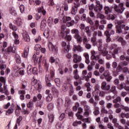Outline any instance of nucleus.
<instances>
[{
    "label": "nucleus",
    "mask_w": 129,
    "mask_h": 129,
    "mask_svg": "<svg viewBox=\"0 0 129 129\" xmlns=\"http://www.w3.org/2000/svg\"><path fill=\"white\" fill-rule=\"evenodd\" d=\"M109 54L107 53L106 54V58L107 60H110L111 57L115 58V55L118 54L119 52L121 51V47H117V44L113 43L108 47Z\"/></svg>",
    "instance_id": "obj_1"
},
{
    "label": "nucleus",
    "mask_w": 129,
    "mask_h": 129,
    "mask_svg": "<svg viewBox=\"0 0 129 129\" xmlns=\"http://www.w3.org/2000/svg\"><path fill=\"white\" fill-rule=\"evenodd\" d=\"M118 26L116 27L117 34H123L125 35L127 34L126 31H128L129 27L128 26H125L123 24V21L122 20H119L117 22Z\"/></svg>",
    "instance_id": "obj_2"
},
{
    "label": "nucleus",
    "mask_w": 129,
    "mask_h": 129,
    "mask_svg": "<svg viewBox=\"0 0 129 129\" xmlns=\"http://www.w3.org/2000/svg\"><path fill=\"white\" fill-rule=\"evenodd\" d=\"M32 59L35 64H39L41 62H43L45 67L47 69L49 68V63L46 61V59H45V57H43V55H40L39 57L38 54H34L32 56Z\"/></svg>",
    "instance_id": "obj_3"
},
{
    "label": "nucleus",
    "mask_w": 129,
    "mask_h": 129,
    "mask_svg": "<svg viewBox=\"0 0 129 129\" xmlns=\"http://www.w3.org/2000/svg\"><path fill=\"white\" fill-rule=\"evenodd\" d=\"M111 8L114 9L115 12H116L118 14H122V12H124V10H125V8L123 7V3H119L118 6L116 4H113L111 6Z\"/></svg>",
    "instance_id": "obj_4"
},
{
    "label": "nucleus",
    "mask_w": 129,
    "mask_h": 129,
    "mask_svg": "<svg viewBox=\"0 0 129 129\" xmlns=\"http://www.w3.org/2000/svg\"><path fill=\"white\" fill-rule=\"evenodd\" d=\"M68 87H70V95H72L73 94V93L74 91H73V86L71 84H63L62 87V91H64V92H66L67 90H68Z\"/></svg>",
    "instance_id": "obj_5"
},
{
    "label": "nucleus",
    "mask_w": 129,
    "mask_h": 129,
    "mask_svg": "<svg viewBox=\"0 0 129 129\" xmlns=\"http://www.w3.org/2000/svg\"><path fill=\"white\" fill-rule=\"evenodd\" d=\"M16 50H17V46H15L14 44H11L10 46L6 49L5 56L7 54L10 55L11 53H15Z\"/></svg>",
    "instance_id": "obj_6"
},
{
    "label": "nucleus",
    "mask_w": 129,
    "mask_h": 129,
    "mask_svg": "<svg viewBox=\"0 0 129 129\" xmlns=\"http://www.w3.org/2000/svg\"><path fill=\"white\" fill-rule=\"evenodd\" d=\"M32 85L34 86L35 88L40 90V89H42V84L40 82V81H38L36 79H33L31 82Z\"/></svg>",
    "instance_id": "obj_7"
},
{
    "label": "nucleus",
    "mask_w": 129,
    "mask_h": 129,
    "mask_svg": "<svg viewBox=\"0 0 129 129\" xmlns=\"http://www.w3.org/2000/svg\"><path fill=\"white\" fill-rule=\"evenodd\" d=\"M91 59L92 60H97V59H99V57H101V55L100 54H98V51H95V50H91Z\"/></svg>",
    "instance_id": "obj_8"
},
{
    "label": "nucleus",
    "mask_w": 129,
    "mask_h": 129,
    "mask_svg": "<svg viewBox=\"0 0 129 129\" xmlns=\"http://www.w3.org/2000/svg\"><path fill=\"white\" fill-rule=\"evenodd\" d=\"M48 48L49 51H50L51 52H54V53H57V52H58V47H57L56 46H54L52 42H49Z\"/></svg>",
    "instance_id": "obj_9"
},
{
    "label": "nucleus",
    "mask_w": 129,
    "mask_h": 129,
    "mask_svg": "<svg viewBox=\"0 0 129 129\" xmlns=\"http://www.w3.org/2000/svg\"><path fill=\"white\" fill-rule=\"evenodd\" d=\"M92 93L94 96H98L99 94L100 93V86H99V85H95L94 91H93Z\"/></svg>",
    "instance_id": "obj_10"
},
{
    "label": "nucleus",
    "mask_w": 129,
    "mask_h": 129,
    "mask_svg": "<svg viewBox=\"0 0 129 129\" xmlns=\"http://www.w3.org/2000/svg\"><path fill=\"white\" fill-rule=\"evenodd\" d=\"M62 46L64 53H68L70 49V45L69 44V42H62Z\"/></svg>",
    "instance_id": "obj_11"
},
{
    "label": "nucleus",
    "mask_w": 129,
    "mask_h": 129,
    "mask_svg": "<svg viewBox=\"0 0 129 129\" xmlns=\"http://www.w3.org/2000/svg\"><path fill=\"white\" fill-rule=\"evenodd\" d=\"M114 107L115 108H119V107H121V108L123 110H124L126 112H128L129 111V107L127 106H124L123 105H120L117 103H115L114 105Z\"/></svg>",
    "instance_id": "obj_12"
},
{
    "label": "nucleus",
    "mask_w": 129,
    "mask_h": 129,
    "mask_svg": "<svg viewBox=\"0 0 129 129\" xmlns=\"http://www.w3.org/2000/svg\"><path fill=\"white\" fill-rule=\"evenodd\" d=\"M103 75L107 81H110L112 79V77L110 76L109 71L107 70L104 71Z\"/></svg>",
    "instance_id": "obj_13"
},
{
    "label": "nucleus",
    "mask_w": 129,
    "mask_h": 129,
    "mask_svg": "<svg viewBox=\"0 0 129 129\" xmlns=\"http://www.w3.org/2000/svg\"><path fill=\"white\" fill-rule=\"evenodd\" d=\"M54 71H52L50 74H46L45 76L46 82H50L52 80V78L54 77Z\"/></svg>",
    "instance_id": "obj_14"
},
{
    "label": "nucleus",
    "mask_w": 129,
    "mask_h": 129,
    "mask_svg": "<svg viewBox=\"0 0 129 129\" xmlns=\"http://www.w3.org/2000/svg\"><path fill=\"white\" fill-rule=\"evenodd\" d=\"M12 35L14 38V44H15V45H19V44H20V40H19V35H18V34H17V32H13Z\"/></svg>",
    "instance_id": "obj_15"
},
{
    "label": "nucleus",
    "mask_w": 129,
    "mask_h": 129,
    "mask_svg": "<svg viewBox=\"0 0 129 129\" xmlns=\"http://www.w3.org/2000/svg\"><path fill=\"white\" fill-rule=\"evenodd\" d=\"M73 51L74 52H76L77 51L78 52H83L84 51V49H83V47L81 46V45H74L73 48Z\"/></svg>",
    "instance_id": "obj_16"
},
{
    "label": "nucleus",
    "mask_w": 129,
    "mask_h": 129,
    "mask_svg": "<svg viewBox=\"0 0 129 129\" xmlns=\"http://www.w3.org/2000/svg\"><path fill=\"white\" fill-rule=\"evenodd\" d=\"M101 88L102 90L108 91L110 89V85H107L106 82L103 81L102 83Z\"/></svg>",
    "instance_id": "obj_17"
},
{
    "label": "nucleus",
    "mask_w": 129,
    "mask_h": 129,
    "mask_svg": "<svg viewBox=\"0 0 129 129\" xmlns=\"http://www.w3.org/2000/svg\"><path fill=\"white\" fill-rule=\"evenodd\" d=\"M80 5L75 4L74 6L72 8L71 13L72 15H76L78 8H79Z\"/></svg>",
    "instance_id": "obj_18"
},
{
    "label": "nucleus",
    "mask_w": 129,
    "mask_h": 129,
    "mask_svg": "<svg viewBox=\"0 0 129 129\" xmlns=\"http://www.w3.org/2000/svg\"><path fill=\"white\" fill-rule=\"evenodd\" d=\"M81 60H82L81 56L78 55L76 54H74L73 62L74 63H78V62H81Z\"/></svg>",
    "instance_id": "obj_19"
},
{
    "label": "nucleus",
    "mask_w": 129,
    "mask_h": 129,
    "mask_svg": "<svg viewBox=\"0 0 129 129\" xmlns=\"http://www.w3.org/2000/svg\"><path fill=\"white\" fill-rule=\"evenodd\" d=\"M68 34L67 31L65 30V29L62 28L59 33V36L63 38V39H65L66 37H67Z\"/></svg>",
    "instance_id": "obj_20"
},
{
    "label": "nucleus",
    "mask_w": 129,
    "mask_h": 129,
    "mask_svg": "<svg viewBox=\"0 0 129 129\" xmlns=\"http://www.w3.org/2000/svg\"><path fill=\"white\" fill-rule=\"evenodd\" d=\"M0 92L1 93H4L5 95H9V92L8 91L7 86H5L3 88H0Z\"/></svg>",
    "instance_id": "obj_21"
},
{
    "label": "nucleus",
    "mask_w": 129,
    "mask_h": 129,
    "mask_svg": "<svg viewBox=\"0 0 129 129\" xmlns=\"http://www.w3.org/2000/svg\"><path fill=\"white\" fill-rule=\"evenodd\" d=\"M14 24H16L17 26H22L23 25V20L20 18H18L17 19L14 21Z\"/></svg>",
    "instance_id": "obj_22"
},
{
    "label": "nucleus",
    "mask_w": 129,
    "mask_h": 129,
    "mask_svg": "<svg viewBox=\"0 0 129 129\" xmlns=\"http://www.w3.org/2000/svg\"><path fill=\"white\" fill-rule=\"evenodd\" d=\"M14 110H15V107L14 104H12V107L9 108V109L6 112V115H9V114H11L14 112Z\"/></svg>",
    "instance_id": "obj_23"
},
{
    "label": "nucleus",
    "mask_w": 129,
    "mask_h": 129,
    "mask_svg": "<svg viewBox=\"0 0 129 129\" xmlns=\"http://www.w3.org/2000/svg\"><path fill=\"white\" fill-rule=\"evenodd\" d=\"M47 24L49 27H53L54 26V22L53 17H50L47 20Z\"/></svg>",
    "instance_id": "obj_24"
},
{
    "label": "nucleus",
    "mask_w": 129,
    "mask_h": 129,
    "mask_svg": "<svg viewBox=\"0 0 129 129\" xmlns=\"http://www.w3.org/2000/svg\"><path fill=\"white\" fill-rule=\"evenodd\" d=\"M58 71L61 75H63L64 74V73H67V72H68V68H65L64 69L63 68L60 67Z\"/></svg>",
    "instance_id": "obj_25"
},
{
    "label": "nucleus",
    "mask_w": 129,
    "mask_h": 129,
    "mask_svg": "<svg viewBox=\"0 0 129 129\" xmlns=\"http://www.w3.org/2000/svg\"><path fill=\"white\" fill-rule=\"evenodd\" d=\"M74 38L76 39L78 44H80L83 41L82 37H81L79 34L77 35L74 36Z\"/></svg>",
    "instance_id": "obj_26"
},
{
    "label": "nucleus",
    "mask_w": 129,
    "mask_h": 129,
    "mask_svg": "<svg viewBox=\"0 0 129 129\" xmlns=\"http://www.w3.org/2000/svg\"><path fill=\"white\" fill-rule=\"evenodd\" d=\"M101 54L104 56H106V55L108 54V51L106 50V47H104L103 49L102 47H101Z\"/></svg>",
    "instance_id": "obj_27"
},
{
    "label": "nucleus",
    "mask_w": 129,
    "mask_h": 129,
    "mask_svg": "<svg viewBox=\"0 0 129 129\" xmlns=\"http://www.w3.org/2000/svg\"><path fill=\"white\" fill-rule=\"evenodd\" d=\"M117 41L119 43H121L122 46H125L126 44V42H125V41H124V40H123V38H122V37H119L117 39Z\"/></svg>",
    "instance_id": "obj_28"
},
{
    "label": "nucleus",
    "mask_w": 129,
    "mask_h": 129,
    "mask_svg": "<svg viewBox=\"0 0 129 129\" xmlns=\"http://www.w3.org/2000/svg\"><path fill=\"white\" fill-rule=\"evenodd\" d=\"M9 27L11 30H12L13 32H16L18 30V27L12 23L9 24Z\"/></svg>",
    "instance_id": "obj_29"
},
{
    "label": "nucleus",
    "mask_w": 129,
    "mask_h": 129,
    "mask_svg": "<svg viewBox=\"0 0 129 129\" xmlns=\"http://www.w3.org/2000/svg\"><path fill=\"white\" fill-rule=\"evenodd\" d=\"M102 9H103V6H96L94 8V11L96 13H100L102 11Z\"/></svg>",
    "instance_id": "obj_30"
},
{
    "label": "nucleus",
    "mask_w": 129,
    "mask_h": 129,
    "mask_svg": "<svg viewBox=\"0 0 129 129\" xmlns=\"http://www.w3.org/2000/svg\"><path fill=\"white\" fill-rule=\"evenodd\" d=\"M98 43H99L98 51H99V52H101V48L103 47L102 39H98Z\"/></svg>",
    "instance_id": "obj_31"
},
{
    "label": "nucleus",
    "mask_w": 129,
    "mask_h": 129,
    "mask_svg": "<svg viewBox=\"0 0 129 129\" xmlns=\"http://www.w3.org/2000/svg\"><path fill=\"white\" fill-rule=\"evenodd\" d=\"M73 75H74V78L77 80V79H79V75H78V70H76L74 71L73 72Z\"/></svg>",
    "instance_id": "obj_32"
},
{
    "label": "nucleus",
    "mask_w": 129,
    "mask_h": 129,
    "mask_svg": "<svg viewBox=\"0 0 129 129\" xmlns=\"http://www.w3.org/2000/svg\"><path fill=\"white\" fill-rule=\"evenodd\" d=\"M104 10L105 11V13L106 15H108L109 13H111V9L108 6H105L104 7Z\"/></svg>",
    "instance_id": "obj_33"
},
{
    "label": "nucleus",
    "mask_w": 129,
    "mask_h": 129,
    "mask_svg": "<svg viewBox=\"0 0 129 129\" xmlns=\"http://www.w3.org/2000/svg\"><path fill=\"white\" fill-rule=\"evenodd\" d=\"M120 116L121 117V118H129V113H123L121 112L120 114Z\"/></svg>",
    "instance_id": "obj_34"
},
{
    "label": "nucleus",
    "mask_w": 129,
    "mask_h": 129,
    "mask_svg": "<svg viewBox=\"0 0 129 129\" xmlns=\"http://www.w3.org/2000/svg\"><path fill=\"white\" fill-rule=\"evenodd\" d=\"M37 12L38 13L42 14L43 16H45V15H46V11L44 10V8L42 7L38 8Z\"/></svg>",
    "instance_id": "obj_35"
},
{
    "label": "nucleus",
    "mask_w": 129,
    "mask_h": 129,
    "mask_svg": "<svg viewBox=\"0 0 129 129\" xmlns=\"http://www.w3.org/2000/svg\"><path fill=\"white\" fill-rule=\"evenodd\" d=\"M71 33L74 36H77V35H79V30L77 29H73L71 30Z\"/></svg>",
    "instance_id": "obj_36"
},
{
    "label": "nucleus",
    "mask_w": 129,
    "mask_h": 129,
    "mask_svg": "<svg viewBox=\"0 0 129 129\" xmlns=\"http://www.w3.org/2000/svg\"><path fill=\"white\" fill-rule=\"evenodd\" d=\"M42 47L41 46V45L40 44H36L35 45L34 47V50L37 52V53H39L40 52Z\"/></svg>",
    "instance_id": "obj_37"
},
{
    "label": "nucleus",
    "mask_w": 129,
    "mask_h": 129,
    "mask_svg": "<svg viewBox=\"0 0 129 129\" xmlns=\"http://www.w3.org/2000/svg\"><path fill=\"white\" fill-rule=\"evenodd\" d=\"M124 87H125V83H121L117 86V88L119 90H122V89H123Z\"/></svg>",
    "instance_id": "obj_38"
},
{
    "label": "nucleus",
    "mask_w": 129,
    "mask_h": 129,
    "mask_svg": "<svg viewBox=\"0 0 129 129\" xmlns=\"http://www.w3.org/2000/svg\"><path fill=\"white\" fill-rule=\"evenodd\" d=\"M15 60L16 61V63L18 64H20V63L22 62V60H21V57L19 54H16L15 55Z\"/></svg>",
    "instance_id": "obj_39"
},
{
    "label": "nucleus",
    "mask_w": 129,
    "mask_h": 129,
    "mask_svg": "<svg viewBox=\"0 0 129 129\" xmlns=\"http://www.w3.org/2000/svg\"><path fill=\"white\" fill-rule=\"evenodd\" d=\"M97 60L98 63L100 64L101 65H104V64L105 63L104 58H101L100 57H99V58Z\"/></svg>",
    "instance_id": "obj_40"
},
{
    "label": "nucleus",
    "mask_w": 129,
    "mask_h": 129,
    "mask_svg": "<svg viewBox=\"0 0 129 129\" xmlns=\"http://www.w3.org/2000/svg\"><path fill=\"white\" fill-rule=\"evenodd\" d=\"M55 83L57 87L60 88L61 86V82L60 81V79L56 78L54 80Z\"/></svg>",
    "instance_id": "obj_41"
},
{
    "label": "nucleus",
    "mask_w": 129,
    "mask_h": 129,
    "mask_svg": "<svg viewBox=\"0 0 129 129\" xmlns=\"http://www.w3.org/2000/svg\"><path fill=\"white\" fill-rule=\"evenodd\" d=\"M97 35L98 37H102V32L101 31H98V32H94L93 36L95 37Z\"/></svg>",
    "instance_id": "obj_42"
},
{
    "label": "nucleus",
    "mask_w": 129,
    "mask_h": 129,
    "mask_svg": "<svg viewBox=\"0 0 129 129\" xmlns=\"http://www.w3.org/2000/svg\"><path fill=\"white\" fill-rule=\"evenodd\" d=\"M33 69L32 68V66L29 65L27 68V73L29 75H31V74H33L32 72Z\"/></svg>",
    "instance_id": "obj_43"
},
{
    "label": "nucleus",
    "mask_w": 129,
    "mask_h": 129,
    "mask_svg": "<svg viewBox=\"0 0 129 129\" xmlns=\"http://www.w3.org/2000/svg\"><path fill=\"white\" fill-rule=\"evenodd\" d=\"M29 50H30L29 47H26L24 49V57H25V58H27L28 55H29Z\"/></svg>",
    "instance_id": "obj_44"
},
{
    "label": "nucleus",
    "mask_w": 129,
    "mask_h": 129,
    "mask_svg": "<svg viewBox=\"0 0 129 129\" xmlns=\"http://www.w3.org/2000/svg\"><path fill=\"white\" fill-rule=\"evenodd\" d=\"M115 17L112 14H109L107 16V20H108L109 21H110V20H111L112 21H113V20H115Z\"/></svg>",
    "instance_id": "obj_45"
},
{
    "label": "nucleus",
    "mask_w": 129,
    "mask_h": 129,
    "mask_svg": "<svg viewBox=\"0 0 129 129\" xmlns=\"http://www.w3.org/2000/svg\"><path fill=\"white\" fill-rule=\"evenodd\" d=\"M91 42H92L93 46H96V37L95 36H93L91 38Z\"/></svg>",
    "instance_id": "obj_46"
},
{
    "label": "nucleus",
    "mask_w": 129,
    "mask_h": 129,
    "mask_svg": "<svg viewBox=\"0 0 129 129\" xmlns=\"http://www.w3.org/2000/svg\"><path fill=\"white\" fill-rule=\"evenodd\" d=\"M121 101V98L119 96L116 97V98L113 100V103H117L118 102H120Z\"/></svg>",
    "instance_id": "obj_47"
},
{
    "label": "nucleus",
    "mask_w": 129,
    "mask_h": 129,
    "mask_svg": "<svg viewBox=\"0 0 129 129\" xmlns=\"http://www.w3.org/2000/svg\"><path fill=\"white\" fill-rule=\"evenodd\" d=\"M53 99V97L52 95L49 94L46 97V101L47 102H50V101H52V99Z\"/></svg>",
    "instance_id": "obj_48"
},
{
    "label": "nucleus",
    "mask_w": 129,
    "mask_h": 129,
    "mask_svg": "<svg viewBox=\"0 0 129 129\" xmlns=\"http://www.w3.org/2000/svg\"><path fill=\"white\" fill-rule=\"evenodd\" d=\"M48 119L49 122H53L54 121V115L49 114L48 115Z\"/></svg>",
    "instance_id": "obj_49"
},
{
    "label": "nucleus",
    "mask_w": 129,
    "mask_h": 129,
    "mask_svg": "<svg viewBox=\"0 0 129 129\" xmlns=\"http://www.w3.org/2000/svg\"><path fill=\"white\" fill-rule=\"evenodd\" d=\"M23 39L25 42H30V36H29L28 34H24Z\"/></svg>",
    "instance_id": "obj_50"
},
{
    "label": "nucleus",
    "mask_w": 129,
    "mask_h": 129,
    "mask_svg": "<svg viewBox=\"0 0 129 129\" xmlns=\"http://www.w3.org/2000/svg\"><path fill=\"white\" fill-rule=\"evenodd\" d=\"M110 91L114 94H116V87H115V86H112L110 89Z\"/></svg>",
    "instance_id": "obj_51"
},
{
    "label": "nucleus",
    "mask_w": 129,
    "mask_h": 129,
    "mask_svg": "<svg viewBox=\"0 0 129 129\" xmlns=\"http://www.w3.org/2000/svg\"><path fill=\"white\" fill-rule=\"evenodd\" d=\"M27 106L28 108H30V109H33V108L34 107V103L30 101L27 104Z\"/></svg>",
    "instance_id": "obj_52"
},
{
    "label": "nucleus",
    "mask_w": 129,
    "mask_h": 129,
    "mask_svg": "<svg viewBox=\"0 0 129 129\" xmlns=\"http://www.w3.org/2000/svg\"><path fill=\"white\" fill-rule=\"evenodd\" d=\"M75 21L74 20H72L71 21H68L67 22V27H71L74 25Z\"/></svg>",
    "instance_id": "obj_53"
},
{
    "label": "nucleus",
    "mask_w": 129,
    "mask_h": 129,
    "mask_svg": "<svg viewBox=\"0 0 129 129\" xmlns=\"http://www.w3.org/2000/svg\"><path fill=\"white\" fill-rule=\"evenodd\" d=\"M125 59L126 62L123 61L122 62V65H123V66H127V65H128V63H129V56L126 57Z\"/></svg>",
    "instance_id": "obj_54"
},
{
    "label": "nucleus",
    "mask_w": 129,
    "mask_h": 129,
    "mask_svg": "<svg viewBox=\"0 0 129 129\" xmlns=\"http://www.w3.org/2000/svg\"><path fill=\"white\" fill-rule=\"evenodd\" d=\"M50 34V31L49 30H45L43 33V35L46 37L48 38L49 37V35Z\"/></svg>",
    "instance_id": "obj_55"
},
{
    "label": "nucleus",
    "mask_w": 129,
    "mask_h": 129,
    "mask_svg": "<svg viewBox=\"0 0 129 129\" xmlns=\"http://www.w3.org/2000/svg\"><path fill=\"white\" fill-rule=\"evenodd\" d=\"M10 14H11L12 16H14V17H16V16H17V12H16V10H15L14 9H11L10 10Z\"/></svg>",
    "instance_id": "obj_56"
},
{
    "label": "nucleus",
    "mask_w": 129,
    "mask_h": 129,
    "mask_svg": "<svg viewBox=\"0 0 129 129\" xmlns=\"http://www.w3.org/2000/svg\"><path fill=\"white\" fill-rule=\"evenodd\" d=\"M22 114H29L30 113V112L28 109H24L22 108Z\"/></svg>",
    "instance_id": "obj_57"
},
{
    "label": "nucleus",
    "mask_w": 129,
    "mask_h": 129,
    "mask_svg": "<svg viewBox=\"0 0 129 129\" xmlns=\"http://www.w3.org/2000/svg\"><path fill=\"white\" fill-rule=\"evenodd\" d=\"M96 18L97 19H101V20H103V19H104L105 17L104 15L100 13H99L97 15Z\"/></svg>",
    "instance_id": "obj_58"
},
{
    "label": "nucleus",
    "mask_w": 129,
    "mask_h": 129,
    "mask_svg": "<svg viewBox=\"0 0 129 129\" xmlns=\"http://www.w3.org/2000/svg\"><path fill=\"white\" fill-rule=\"evenodd\" d=\"M84 109L85 111H89L90 112V107L88 105H85L84 107Z\"/></svg>",
    "instance_id": "obj_59"
},
{
    "label": "nucleus",
    "mask_w": 129,
    "mask_h": 129,
    "mask_svg": "<svg viewBox=\"0 0 129 129\" xmlns=\"http://www.w3.org/2000/svg\"><path fill=\"white\" fill-rule=\"evenodd\" d=\"M49 62H50V63H55V62L56 63H57V61H56V59H55V57H53V56H51L49 58Z\"/></svg>",
    "instance_id": "obj_60"
},
{
    "label": "nucleus",
    "mask_w": 129,
    "mask_h": 129,
    "mask_svg": "<svg viewBox=\"0 0 129 129\" xmlns=\"http://www.w3.org/2000/svg\"><path fill=\"white\" fill-rule=\"evenodd\" d=\"M83 42L84 43V45H85V44H87V42H88L87 37H86V36L85 35L83 36Z\"/></svg>",
    "instance_id": "obj_61"
},
{
    "label": "nucleus",
    "mask_w": 129,
    "mask_h": 129,
    "mask_svg": "<svg viewBox=\"0 0 129 129\" xmlns=\"http://www.w3.org/2000/svg\"><path fill=\"white\" fill-rule=\"evenodd\" d=\"M32 74H38V68L36 67L32 68Z\"/></svg>",
    "instance_id": "obj_62"
},
{
    "label": "nucleus",
    "mask_w": 129,
    "mask_h": 129,
    "mask_svg": "<svg viewBox=\"0 0 129 129\" xmlns=\"http://www.w3.org/2000/svg\"><path fill=\"white\" fill-rule=\"evenodd\" d=\"M20 11L21 14H23V13H24V12H25V6H24L23 5H20Z\"/></svg>",
    "instance_id": "obj_63"
},
{
    "label": "nucleus",
    "mask_w": 129,
    "mask_h": 129,
    "mask_svg": "<svg viewBox=\"0 0 129 129\" xmlns=\"http://www.w3.org/2000/svg\"><path fill=\"white\" fill-rule=\"evenodd\" d=\"M62 123L58 122L56 124V127L57 129H60L61 127H62Z\"/></svg>",
    "instance_id": "obj_64"
}]
</instances>
